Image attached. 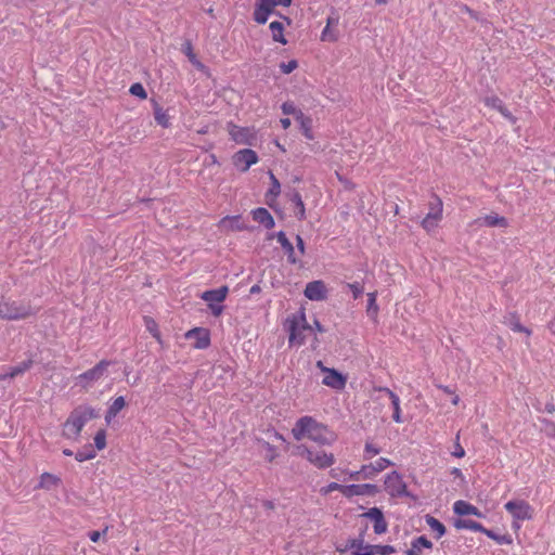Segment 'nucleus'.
<instances>
[{"mask_svg": "<svg viewBox=\"0 0 555 555\" xmlns=\"http://www.w3.org/2000/svg\"><path fill=\"white\" fill-rule=\"evenodd\" d=\"M144 325L154 338L160 341V333L157 323L150 317L144 318Z\"/></svg>", "mask_w": 555, "mask_h": 555, "instance_id": "ea45409f", "label": "nucleus"}, {"mask_svg": "<svg viewBox=\"0 0 555 555\" xmlns=\"http://www.w3.org/2000/svg\"><path fill=\"white\" fill-rule=\"evenodd\" d=\"M292 202L295 205V216L299 220L305 219L306 218V209H305V204L301 199V196L298 193H294L292 196Z\"/></svg>", "mask_w": 555, "mask_h": 555, "instance_id": "c9c22d12", "label": "nucleus"}, {"mask_svg": "<svg viewBox=\"0 0 555 555\" xmlns=\"http://www.w3.org/2000/svg\"><path fill=\"white\" fill-rule=\"evenodd\" d=\"M253 219L262 224L266 229L274 227V219L266 208H257L251 211Z\"/></svg>", "mask_w": 555, "mask_h": 555, "instance_id": "412c9836", "label": "nucleus"}, {"mask_svg": "<svg viewBox=\"0 0 555 555\" xmlns=\"http://www.w3.org/2000/svg\"><path fill=\"white\" fill-rule=\"evenodd\" d=\"M129 92L132 95L140 98L141 100H145L147 98V93H146L144 87L142 86V83H140V82L133 83L130 87Z\"/></svg>", "mask_w": 555, "mask_h": 555, "instance_id": "a19ab883", "label": "nucleus"}, {"mask_svg": "<svg viewBox=\"0 0 555 555\" xmlns=\"http://www.w3.org/2000/svg\"><path fill=\"white\" fill-rule=\"evenodd\" d=\"M504 508L512 516V527L519 530L521 522L533 518V507L522 499H513L505 503Z\"/></svg>", "mask_w": 555, "mask_h": 555, "instance_id": "20e7f679", "label": "nucleus"}, {"mask_svg": "<svg viewBox=\"0 0 555 555\" xmlns=\"http://www.w3.org/2000/svg\"><path fill=\"white\" fill-rule=\"evenodd\" d=\"M278 242L281 244L282 248L285 250V253L288 256V260L293 263L296 262V259L294 257V246L293 244L287 240L284 232H279L276 234Z\"/></svg>", "mask_w": 555, "mask_h": 555, "instance_id": "7c9ffc66", "label": "nucleus"}, {"mask_svg": "<svg viewBox=\"0 0 555 555\" xmlns=\"http://www.w3.org/2000/svg\"><path fill=\"white\" fill-rule=\"evenodd\" d=\"M379 452H380V450L378 448H376L374 444H372V443L365 444V449H364L365 459H372L373 456L377 455Z\"/></svg>", "mask_w": 555, "mask_h": 555, "instance_id": "864d4df0", "label": "nucleus"}, {"mask_svg": "<svg viewBox=\"0 0 555 555\" xmlns=\"http://www.w3.org/2000/svg\"><path fill=\"white\" fill-rule=\"evenodd\" d=\"M339 553L351 551L352 555H372L370 544H365L363 539H349L345 543L336 546Z\"/></svg>", "mask_w": 555, "mask_h": 555, "instance_id": "9b49d317", "label": "nucleus"}, {"mask_svg": "<svg viewBox=\"0 0 555 555\" xmlns=\"http://www.w3.org/2000/svg\"><path fill=\"white\" fill-rule=\"evenodd\" d=\"M270 179H271L272 185L269 190V194L273 195V196H278L280 194V190H281L280 182L278 181V179L275 178V176L273 173H270Z\"/></svg>", "mask_w": 555, "mask_h": 555, "instance_id": "8fccbe9b", "label": "nucleus"}, {"mask_svg": "<svg viewBox=\"0 0 555 555\" xmlns=\"http://www.w3.org/2000/svg\"><path fill=\"white\" fill-rule=\"evenodd\" d=\"M343 489H344L343 485H339L337 482H331L327 486L322 487L320 492L323 495H327V494H330L333 491H340L343 493Z\"/></svg>", "mask_w": 555, "mask_h": 555, "instance_id": "de8ad7c7", "label": "nucleus"}, {"mask_svg": "<svg viewBox=\"0 0 555 555\" xmlns=\"http://www.w3.org/2000/svg\"><path fill=\"white\" fill-rule=\"evenodd\" d=\"M94 444L98 450H103L106 447V433L104 429H101L95 434Z\"/></svg>", "mask_w": 555, "mask_h": 555, "instance_id": "37998d69", "label": "nucleus"}, {"mask_svg": "<svg viewBox=\"0 0 555 555\" xmlns=\"http://www.w3.org/2000/svg\"><path fill=\"white\" fill-rule=\"evenodd\" d=\"M442 219V202L440 198H436L429 205V212L422 220V227L427 232L434 231Z\"/></svg>", "mask_w": 555, "mask_h": 555, "instance_id": "6e6552de", "label": "nucleus"}, {"mask_svg": "<svg viewBox=\"0 0 555 555\" xmlns=\"http://www.w3.org/2000/svg\"><path fill=\"white\" fill-rule=\"evenodd\" d=\"M297 67H298V62L296 60H291L288 62H282L280 64V69L285 75L293 73Z\"/></svg>", "mask_w": 555, "mask_h": 555, "instance_id": "c03bdc74", "label": "nucleus"}, {"mask_svg": "<svg viewBox=\"0 0 555 555\" xmlns=\"http://www.w3.org/2000/svg\"><path fill=\"white\" fill-rule=\"evenodd\" d=\"M348 287L351 289L354 298H358L363 292V288L358 283L348 284Z\"/></svg>", "mask_w": 555, "mask_h": 555, "instance_id": "13d9d810", "label": "nucleus"}, {"mask_svg": "<svg viewBox=\"0 0 555 555\" xmlns=\"http://www.w3.org/2000/svg\"><path fill=\"white\" fill-rule=\"evenodd\" d=\"M109 364L111 362L108 361H101L91 370L80 374L77 378L79 385L83 388L90 387L94 382L101 379L104 376Z\"/></svg>", "mask_w": 555, "mask_h": 555, "instance_id": "1a4fd4ad", "label": "nucleus"}, {"mask_svg": "<svg viewBox=\"0 0 555 555\" xmlns=\"http://www.w3.org/2000/svg\"><path fill=\"white\" fill-rule=\"evenodd\" d=\"M61 483V478L51 473H43L39 478V483L37 486L38 489L43 490H52L59 487Z\"/></svg>", "mask_w": 555, "mask_h": 555, "instance_id": "5701e85b", "label": "nucleus"}, {"mask_svg": "<svg viewBox=\"0 0 555 555\" xmlns=\"http://www.w3.org/2000/svg\"><path fill=\"white\" fill-rule=\"evenodd\" d=\"M425 521L427 526L430 528L431 531L436 533V538L440 539L446 533V527L444 525L439 521L437 518L427 515L425 517Z\"/></svg>", "mask_w": 555, "mask_h": 555, "instance_id": "2f4dec72", "label": "nucleus"}, {"mask_svg": "<svg viewBox=\"0 0 555 555\" xmlns=\"http://www.w3.org/2000/svg\"><path fill=\"white\" fill-rule=\"evenodd\" d=\"M305 296L310 300H324L327 295V288L323 281H313L306 285Z\"/></svg>", "mask_w": 555, "mask_h": 555, "instance_id": "2eb2a0df", "label": "nucleus"}, {"mask_svg": "<svg viewBox=\"0 0 555 555\" xmlns=\"http://www.w3.org/2000/svg\"><path fill=\"white\" fill-rule=\"evenodd\" d=\"M475 225L489 227V228H506L508 225V221L505 217L499 216L495 212H490L483 216H480L473 222Z\"/></svg>", "mask_w": 555, "mask_h": 555, "instance_id": "4468645a", "label": "nucleus"}, {"mask_svg": "<svg viewBox=\"0 0 555 555\" xmlns=\"http://www.w3.org/2000/svg\"><path fill=\"white\" fill-rule=\"evenodd\" d=\"M370 485H349L344 486L343 494L346 496L352 495H363L367 493V490L371 489Z\"/></svg>", "mask_w": 555, "mask_h": 555, "instance_id": "473e14b6", "label": "nucleus"}, {"mask_svg": "<svg viewBox=\"0 0 555 555\" xmlns=\"http://www.w3.org/2000/svg\"><path fill=\"white\" fill-rule=\"evenodd\" d=\"M228 287L222 286L217 289L206 291L202 294V299L205 300L208 305L222 302L228 295Z\"/></svg>", "mask_w": 555, "mask_h": 555, "instance_id": "6ab92c4d", "label": "nucleus"}, {"mask_svg": "<svg viewBox=\"0 0 555 555\" xmlns=\"http://www.w3.org/2000/svg\"><path fill=\"white\" fill-rule=\"evenodd\" d=\"M184 54L186 55V57L189 59L190 63L195 67L197 68L199 72L204 73L205 75L209 76L210 75V72L208 69V67L206 65H204L196 56V54L194 53L193 51V46L191 43V41L186 40L184 43H183V48H182Z\"/></svg>", "mask_w": 555, "mask_h": 555, "instance_id": "f3484780", "label": "nucleus"}, {"mask_svg": "<svg viewBox=\"0 0 555 555\" xmlns=\"http://www.w3.org/2000/svg\"><path fill=\"white\" fill-rule=\"evenodd\" d=\"M98 416L99 413L91 406L76 409L64 424V436L67 439L77 440L87 422Z\"/></svg>", "mask_w": 555, "mask_h": 555, "instance_id": "7ed1b4c3", "label": "nucleus"}, {"mask_svg": "<svg viewBox=\"0 0 555 555\" xmlns=\"http://www.w3.org/2000/svg\"><path fill=\"white\" fill-rule=\"evenodd\" d=\"M373 468V465L370 464V465H363L362 468H361V474L364 478H372L373 476H375L377 473L375 472V469H371Z\"/></svg>", "mask_w": 555, "mask_h": 555, "instance_id": "6e6d98bb", "label": "nucleus"}, {"mask_svg": "<svg viewBox=\"0 0 555 555\" xmlns=\"http://www.w3.org/2000/svg\"><path fill=\"white\" fill-rule=\"evenodd\" d=\"M299 119H300V122H301V129H302V135L307 137V138H311L312 137V132H311V119L309 118H304V115L302 114H299V116H297Z\"/></svg>", "mask_w": 555, "mask_h": 555, "instance_id": "79ce46f5", "label": "nucleus"}, {"mask_svg": "<svg viewBox=\"0 0 555 555\" xmlns=\"http://www.w3.org/2000/svg\"><path fill=\"white\" fill-rule=\"evenodd\" d=\"M95 456H96V452L93 450V448L91 446L85 448L83 450L78 451L75 454V459L78 462H85V461H88V460H92Z\"/></svg>", "mask_w": 555, "mask_h": 555, "instance_id": "4c0bfd02", "label": "nucleus"}, {"mask_svg": "<svg viewBox=\"0 0 555 555\" xmlns=\"http://www.w3.org/2000/svg\"><path fill=\"white\" fill-rule=\"evenodd\" d=\"M463 11H464L465 13H467L472 18H474V20H478V14H477V12H475L474 10H472L469 7L465 5V7L463 8Z\"/></svg>", "mask_w": 555, "mask_h": 555, "instance_id": "052dcab7", "label": "nucleus"}, {"mask_svg": "<svg viewBox=\"0 0 555 555\" xmlns=\"http://www.w3.org/2000/svg\"><path fill=\"white\" fill-rule=\"evenodd\" d=\"M339 24V16L336 14L330 15L326 18V24L320 35V40L325 43H335L339 40L340 34L337 28Z\"/></svg>", "mask_w": 555, "mask_h": 555, "instance_id": "9d476101", "label": "nucleus"}, {"mask_svg": "<svg viewBox=\"0 0 555 555\" xmlns=\"http://www.w3.org/2000/svg\"><path fill=\"white\" fill-rule=\"evenodd\" d=\"M376 298H377L376 292H372V293L367 294L366 312H367L369 317L372 318L373 320L377 319L378 311H379V308L376 304Z\"/></svg>", "mask_w": 555, "mask_h": 555, "instance_id": "f704fd0d", "label": "nucleus"}, {"mask_svg": "<svg viewBox=\"0 0 555 555\" xmlns=\"http://www.w3.org/2000/svg\"><path fill=\"white\" fill-rule=\"evenodd\" d=\"M281 124L283 126V128H288L291 126V119L289 118H283L281 119Z\"/></svg>", "mask_w": 555, "mask_h": 555, "instance_id": "69168bd1", "label": "nucleus"}, {"mask_svg": "<svg viewBox=\"0 0 555 555\" xmlns=\"http://www.w3.org/2000/svg\"><path fill=\"white\" fill-rule=\"evenodd\" d=\"M509 326L515 332H524L527 335L530 334V332L526 327H524L517 320L511 321Z\"/></svg>", "mask_w": 555, "mask_h": 555, "instance_id": "4d7b16f0", "label": "nucleus"}, {"mask_svg": "<svg viewBox=\"0 0 555 555\" xmlns=\"http://www.w3.org/2000/svg\"><path fill=\"white\" fill-rule=\"evenodd\" d=\"M346 474L348 475L349 479H351V480H359L360 476L362 475L361 470H359V472H346Z\"/></svg>", "mask_w": 555, "mask_h": 555, "instance_id": "e2e57ef3", "label": "nucleus"}, {"mask_svg": "<svg viewBox=\"0 0 555 555\" xmlns=\"http://www.w3.org/2000/svg\"><path fill=\"white\" fill-rule=\"evenodd\" d=\"M107 530H108V527H105V529L103 530V532H100V531H91V532L89 533V538H90V540H91L92 542H98V541L101 539V537L107 532Z\"/></svg>", "mask_w": 555, "mask_h": 555, "instance_id": "bf43d9fd", "label": "nucleus"}, {"mask_svg": "<svg viewBox=\"0 0 555 555\" xmlns=\"http://www.w3.org/2000/svg\"><path fill=\"white\" fill-rule=\"evenodd\" d=\"M186 338H195V348L204 349L209 346V335L206 330L193 328L185 334Z\"/></svg>", "mask_w": 555, "mask_h": 555, "instance_id": "aec40b11", "label": "nucleus"}, {"mask_svg": "<svg viewBox=\"0 0 555 555\" xmlns=\"http://www.w3.org/2000/svg\"><path fill=\"white\" fill-rule=\"evenodd\" d=\"M488 538L496 541L498 543L500 544H504V543H509L511 540L507 539L505 535H498L495 534L493 531L489 530V529H486V531L483 532Z\"/></svg>", "mask_w": 555, "mask_h": 555, "instance_id": "09e8293b", "label": "nucleus"}, {"mask_svg": "<svg viewBox=\"0 0 555 555\" xmlns=\"http://www.w3.org/2000/svg\"><path fill=\"white\" fill-rule=\"evenodd\" d=\"M431 548L433 543L425 537H418L412 543V547L408 551V555H418L422 548Z\"/></svg>", "mask_w": 555, "mask_h": 555, "instance_id": "72a5a7b5", "label": "nucleus"}, {"mask_svg": "<svg viewBox=\"0 0 555 555\" xmlns=\"http://www.w3.org/2000/svg\"><path fill=\"white\" fill-rule=\"evenodd\" d=\"M292 434L296 440L308 438L321 446H331L336 436L323 424L311 416L300 417L294 425Z\"/></svg>", "mask_w": 555, "mask_h": 555, "instance_id": "f257e3e1", "label": "nucleus"}, {"mask_svg": "<svg viewBox=\"0 0 555 555\" xmlns=\"http://www.w3.org/2000/svg\"><path fill=\"white\" fill-rule=\"evenodd\" d=\"M439 388L442 389L448 395L454 393L448 386H440Z\"/></svg>", "mask_w": 555, "mask_h": 555, "instance_id": "338daca9", "label": "nucleus"}, {"mask_svg": "<svg viewBox=\"0 0 555 555\" xmlns=\"http://www.w3.org/2000/svg\"><path fill=\"white\" fill-rule=\"evenodd\" d=\"M459 402H460V397L457 395L453 393L452 395V403L454 405H456V404H459Z\"/></svg>", "mask_w": 555, "mask_h": 555, "instance_id": "774afa93", "label": "nucleus"}, {"mask_svg": "<svg viewBox=\"0 0 555 555\" xmlns=\"http://www.w3.org/2000/svg\"><path fill=\"white\" fill-rule=\"evenodd\" d=\"M282 111L285 115L294 114L299 116V114H301L300 112L297 111L296 106L291 102L284 103L282 105Z\"/></svg>", "mask_w": 555, "mask_h": 555, "instance_id": "5fc2aeb1", "label": "nucleus"}, {"mask_svg": "<svg viewBox=\"0 0 555 555\" xmlns=\"http://www.w3.org/2000/svg\"><path fill=\"white\" fill-rule=\"evenodd\" d=\"M269 28L271 30L273 41L280 42L282 44L287 43V40L284 37V26L281 22H271Z\"/></svg>", "mask_w": 555, "mask_h": 555, "instance_id": "c85d7f7f", "label": "nucleus"}, {"mask_svg": "<svg viewBox=\"0 0 555 555\" xmlns=\"http://www.w3.org/2000/svg\"><path fill=\"white\" fill-rule=\"evenodd\" d=\"M125 405L126 401L124 397L120 396L114 399V401L112 402L106 412L105 421L107 423H111V421L118 414L119 411H121L125 408Z\"/></svg>", "mask_w": 555, "mask_h": 555, "instance_id": "cd10ccee", "label": "nucleus"}, {"mask_svg": "<svg viewBox=\"0 0 555 555\" xmlns=\"http://www.w3.org/2000/svg\"><path fill=\"white\" fill-rule=\"evenodd\" d=\"M208 306H209V308H210L211 312H212L215 315H219V314L222 312V307H221V306H219V305L214 304V305H208Z\"/></svg>", "mask_w": 555, "mask_h": 555, "instance_id": "680f3d73", "label": "nucleus"}, {"mask_svg": "<svg viewBox=\"0 0 555 555\" xmlns=\"http://www.w3.org/2000/svg\"><path fill=\"white\" fill-rule=\"evenodd\" d=\"M485 103L487 106L498 109L502 115H504L506 117H511L509 113L504 107L502 101L499 98H495V96L487 98L485 100Z\"/></svg>", "mask_w": 555, "mask_h": 555, "instance_id": "e433bc0d", "label": "nucleus"}, {"mask_svg": "<svg viewBox=\"0 0 555 555\" xmlns=\"http://www.w3.org/2000/svg\"><path fill=\"white\" fill-rule=\"evenodd\" d=\"M317 367L323 373L322 384L334 390H343L347 384V376L335 369L327 367L322 361L317 362Z\"/></svg>", "mask_w": 555, "mask_h": 555, "instance_id": "0eeeda50", "label": "nucleus"}, {"mask_svg": "<svg viewBox=\"0 0 555 555\" xmlns=\"http://www.w3.org/2000/svg\"><path fill=\"white\" fill-rule=\"evenodd\" d=\"M218 227L225 231H241L244 230L245 227L241 223V217L240 216H227L223 217L219 223Z\"/></svg>", "mask_w": 555, "mask_h": 555, "instance_id": "4be33fe9", "label": "nucleus"}, {"mask_svg": "<svg viewBox=\"0 0 555 555\" xmlns=\"http://www.w3.org/2000/svg\"><path fill=\"white\" fill-rule=\"evenodd\" d=\"M312 326L314 327V335H311L313 337L311 348L313 350H315L318 348V343H319L318 337H317V332L322 333L324 331V328L317 320H314V325H312Z\"/></svg>", "mask_w": 555, "mask_h": 555, "instance_id": "603ef678", "label": "nucleus"}, {"mask_svg": "<svg viewBox=\"0 0 555 555\" xmlns=\"http://www.w3.org/2000/svg\"><path fill=\"white\" fill-rule=\"evenodd\" d=\"M285 326L288 331L289 346L300 347L306 343L309 336L314 335V327L308 323L302 309L289 315L286 319Z\"/></svg>", "mask_w": 555, "mask_h": 555, "instance_id": "f03ea898", "label": "nucleus"}, {"mask_svg": "<svg viewBox=\"0 0 555 555\" xmlns=\"http://www.w3.org/2000/svg\"><path fill=\"white\" fill-rule=\"evenodd\" d=\"M35 309L24 301H2L0 302V318L8 320L25 319L34 314Z\"/></svg>", "mask_w": 555, "mask_h": 555, "instance_id": "423d86ee", "label": "nucleus"}, {"mask_svg": "<svg viewBox=\"0 0 555 555\" xmlns=\"http://www.w3.org/2000/svg\"><path fill=\"white\" fill-rule=\"evenodd\" d=\"M264 456L268 461L272 462L278 456L276 449L268 442L262 443Z\"/></svg>", "mask_w": 555, "mask_h": 555, "instance_id": "a18cd8bd", "label": "nucleus"}, {"mask_svg": "<svg viewBox=\"0 0 555 555\" xmlns=\"http://www.w3.org/2000/svg\"><path fill=\"white\" fill-rule=\"evenodd\" d=\"M372 555H391L396 552L391 545H373L370 544Z\"/></svg>", "mask_w": 555, "mask_h": 555, "instance_id": "58836bf2", "label": "nucleus"}, {"mask_svg": "<svg viewBox=\"0 0 555 555\" xmlns=\"http://www.w3.org/2000/svg\"><path fill=\"white\" fill-rule=\"evenodd\" d=\"M405 483L402 477L397 472H391L386 476L385 490L391 496H398L405 493Z\"/></svg>", "mask_w": 555, "mask_h": 555, "instance_id": "ddd939ff", "label": "nucleus"}, {"mask_svg": "<svg viewBox=\"0 0 555 555\" xmlns=\"http://www.w3.org/2000/svg\"><path fill=\"white\" fill-rule=\"evenodd\" d=\"M298 453L319 469L328 468L334 465L336 461L335 455L332 452H327L322 449H311L300 446L298 448Z\"/></svg>", "mask_w": 555, "mask_h": 555, "instance_id": "39448f33", "label": "nucleus"}, {"mask_svg": "<svg viewBox=\"0 0 555 555\" xmlns=\"http://www.w3.org/2000/svg\"><path fill=\"white\" fill-rule=\"evenodd\" d=\"M30 367V362H23L18 365L4 369L2 372H0V380H3L8 377L13 378L17 375L23 374Z\"/></svg>", "mask_w": 555, "mask_h": 555, "instance_id": "a878e982", "label": "nucleus"}, {"mask_svg": "<svg viewBox=\"0 0 555 555\" xmlns=\"http://www.w3.org/2000/svg\"><path fill=\"white\" fill-rule=\"evenodd\" d=\"M453 511L455 514H457L460 516L474 515L479 518L483 517V514L476 506H474L470 503L463 501V500H459V501L454 502Z\"/></svg>", "mask_w": 555, "mask_h": 555, "instance_id": "a211bd4d", "label": "nucleus"}, {"mask_svg": "<svg viewBox=\"0 0 555 555\" xmlns=\"http://www.w3.org/2000/svg\"><path fill=\"white\" fill-rule=\"evenodd\" d=\"M452 455L457 457V459H461V457L465 456V450L460 444V435L459 434L456 435V438H455V446H454V451L452 452Z\"/></svg>", "mask_w": 555, "mask_h": 555, "instance_id": "3c124183", "label": "nucleus"}, {"mask_svg": "<svg viewBox=\"0 0 555 555\" xmlns=\"http://www.w3.org/2000/svg\"><path fill=\"white\" fill-rule=\"evenodd\" d=\"M272 12L273 10L269 8L263 1L258 0L254 12V20L258 24H264Z\"/></svg>", "mask_w": 555, "mask_h": 555, "instance_id": "393cba45", "label": "nucleus"}, {"mask_svg": "<svg viewBox=\"0 0 555 555\" xmlns=\"http://www.w3.org/2000/svg\"><path fill=\"white\" fill-rule=\"evenodd\" d=\"M454 527L459 530L468 529L472 531L482 532V533L486 531V528L481 524L470 520V519H456L454 521Z\"/></svg>", "mask_w": 555, "mask_h": 555, "instance_id": "bb28decb", "label": "nucleus"}, {"mask_svg": "<svg viewBox=\"0 0 555 555\" xmlns=\"http://www.w3.org/2000/svg\"><path fill=\"white\" fill-rule=\"evenodd\" d=\"M379 390L385 392L389 397V399L391 401V405H392V409H393V414H392L393 421L396 423H402L403 420L401 417V408H400V399H399V397L393 391H391L388 388H380Z\"/></svg>", "mask_w": 555, "mask_h": 555, "instance_id": "b1692460", "label": "nucleus"}, {"mask_svg": "<svg viewBox=\"0 0 555 555\" xmlns=\"http://www.w3.org/2000/svg\"><path fill=\"white\" fill-rule=\"evenodd\" d=\"M153 109H154V118L158 125L164 128L169 126V117L167 113L163 109V107L158 104L157 101L152 100Z\"/></svg>", "mask_w": 555, "mask_h": 555, "instance_id": "c756f323", "label": "nucleus"}, {"mask_svg": "<svg viewBox=\"0 0 555 555\" xmlns=\"http://www.w3.org/2000/svg\"><path fill=\"white\" fill-rule=\"evenodd\" d=\"M296 241H297L298 249L300 250L301 254H304L305 253V244H304L301 236L297 235Z\"/></svg>", "mask_w": 555, "mask_h": 555, "instance_id": "0e129e2a", "label": "nucleus"}, {"mask_svg": "<svg viewBox=\"0 0 555 555\" xmlns=\"http://www.w3.org/2000/svg\"><path fill=\"white\" fill-rule=\"evenodd\" d=\"M257 162V154L253 150H241L233 155V164L240 171H247Z\"/></svg>", "mask_w": 555, "mask_h": 555, "instance_id": "f8f14e48", "label": "nucleus"}, {"mask_svg": "<svg viewBox=\"0 0 555 555\" xmlns=\"http://www.w3.org/2000/svg\"><path fill=\"white\" fill-rule=\"evenodd\" d=\"M372 469H375L376 473H379L389 467L390 465H392V463L388 459L379 457L375 463H372Z\"/></svg>", "mask_w": 555, "mask_h": 555, "instance_id": "49530a36", "label": "nucleus"}, {"mask_svg": "<svg viewBox=\"0 0 555 555\" xmlns=\"http://www.w3.org/2000/svg\"><path fill=\"white\" fill-rule=\"evenodd\" d=\"M364 516L374 522V532L376 534H383L387 531V522L380 509L377 507L370 508Z\"/></svg>", "mask_w": 555, "mask_h": 555, "instance_id": "dca6fc26", "label": "nucleus"}]
</instances>
